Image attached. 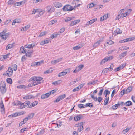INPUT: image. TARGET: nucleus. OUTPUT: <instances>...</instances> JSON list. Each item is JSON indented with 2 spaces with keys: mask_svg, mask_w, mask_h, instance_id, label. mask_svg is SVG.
I'll list each match as a JSON object with an SVG mask.
<instances>
[{
  "mask_svg": "<svg viewBox=\"0 0 135 135\" xmlns=\"http://www.w3.org/2000/svg\"><path fill=\"white\" fill-rule=\"evenodd\" d=\"M43 78L40 77L34 76L31 77L29 80L30 82H31L28 84L29 87H31L41 83L43 82Z\"/></svg>",
  "mask_w": 135,
  "mask_h": 135,
  "instance_id": "f257e3e1",
  "label": "nucleus"
},
{
  "mask_svg": "<svg viewBox=\"0 0 135 135\" xmlns=\"http://www.w3.org/2000/svg\"><path fill=\"white\" fill-rule=\"evenodd\" d=\"M1 85L0 87L1 92L2 94H3L6 91V84L4 81L2 82Z\"/></svg>",
  "mask_w": 135,
  "mask_h": 135,
  "instance_id": "f03ea898",
  "label": "nucleus"
},
{
  "mask_svg": "<svg viewBox=\"0 0 135 135\" xmlns=\"http://www.w3.org/2000/svg\"><path fill=\"white\" fill-rule=\"evenodd\" d=\"M74 9V8H73V6L69 5H67L64 6L62 8L63 11H71Z\"/></svg>",
  "mask_w": 135,
  "mask_h": 135,
  "instance_id": "7ed1b4c3",
  "label": "nucleus"
},
{
  "mask_svg": "<svg viewBox=\"0 0 135 135\" xmlns=\"http://www.w3.org/2000/svg\"><path fill=\"white\" fill-rule=\"evenodd\" d=\"M91 96L95 101H98L99 104L103 99V98L101 97H98V98L97 97H94V96L93 95H91Z\"/></svg>",
  "mask_w": 135,
  "mask_h": 135,
  "instance_id": "20e7f679",
  "label": "nucleus"
},
{
  "mask_svg": "<svg viewBox=\"0 0 135 135\" xmlns=\"http://www.w3.org/2000/svg\"><path fill=\"white\" fill-rule=\"evenodd\" d=\"M13 73V71L11 68L9 67L7 71V74L6 75L7 76L10 77L12 75Z\"/></svg>",
  "mask_w": 135,
  "mask_h": 135,
  "instance_id": "39448f33",
  "label": "nucleus"
},
{
  "mask_svg": "<svg viewBox=\"0 0 135 135\" xmlns=\"http://www.w3.org/2000/svg\"><path fill=\"white\" fill-rule=\"evenodd\" d=\"M84 65L81 64L78 66L73 71V73H77L83 67Z\"/></svg>",
  "mask_w": 135,
  "mask_h": 135,
  "instance_id": "423d86ee",
  "label": "nucleus"
},
{
  "mask_svg": "<svg viewBox=\"0 0 135 135\" xmlns=\"http://www.w3.org/2000/svg\"><path fill=\"white\" fill-rule=\"evenodd\" d=\"M53 4L55 7L57 8H60L62 6V3L57 2H54Z\"/></svg>",
  "mask_w": 135,
  "mask_h": 135,
  "instance_id": "0eeeda50",
  "label": "nucleus"
},
{
  "mask_svg": "<svg viewBox=\"0 0 135 135\" xmlns=\"http://www.w3.org/2000/svg\"><path fill=\"white\" fill-rule=\"evenodd\" d=\"M23 113H22V112H19L18 113H16L11 114L10 116H9V117H15L18 116H19L21 115H23Z\"/></svg>",
  "mask_w": 135,
  "mask_h": 135,
  "instance_id": "6e6552de",
  "label": "nucleus"
},
{
  "mask_svg": "<svg viewBox=\"0 0 135 135\" xmlns=\"http://www.w3.org/2000/svg\"><path fill=\"white\" fill-rule=\"evenodd\" d=\"M82 117V116L80 115H76L74 118V120L75 121H77L79 120Z\"/></svg>",
  "mask_w": 135,
  "mask_h": 135,
  "instance_id": "1a4fd4ad",
  "label": "nucleus"
},
{
  "mask_svg": "<svg viewBox=\"0 0 135 135\" xmlns=\"http://www.w3.org/2000/svg\"><path fill=\"white\" fill-rule=\"evenodd\" d=\"M51 94V93L50 92H49L42 95L41 98L42 99H44L47 98Z\"/></svg>",
  "mask_w": 135,
  "mask_h": 135,
  "instance_id": "9d476101",
  "label": "nucleus"
},
{
  "mask_svg": "<svg viewBox=\"0 0 135 135\" xmlns=\"http://www.w3.org/2000/svg\"><path fill=\"white\" fill-rule=\"evenodd\" d=\"M25 3V2L23 1L20 2H17L14 4L13 5V7H16L17 6H20L22 4H24Z\"/></svg>",
  "mask_w": 135,
  "mask_h": 135,
  "instance_id": "9b49d317",
  "label": "nucleus"
},
{
  "mask_svg": "<svg viewBox=\"0 0 135 135\" xmlns=\"http://www.w3.org/2000/svg\"><path fill=\"white\" fill-rule=\"evenodd\" d=\"M127 51H126L122 53L119 56L120 59H121L123 58L127 54Z\"/></svg>",
  "mask_w": 135,
  "mask_h": 135,
  "instance_id": "f8f14e48",
  "label": "nucleus"
},
{
  "mask_svg": "<svg viewBox=\"0 0 135 135\" xmlns=\"http://www.w3.org/2000/svg\"><path fill=\"white\" fill-rule=\"evenodd\" d=\"M28 101H26L24 102L23 103H22V104H21V106H20V108H23L28 106Z\"/></svg>",
  "mask_w": 135,
  "mask_h": 135,
  "instance_id": "ddd939ff",
  "label": "nucleus"
},
{
  "mask_svg": "<svg viewBox=\"0 0 135 135\" xmlns=\"http://www.w3.org/2000/svg\"><path fill=\"white\" fill-rule=\"evenodd\" d=\"M97 20V18H95L87 22L86 25H91L95 21H96Z\"/></svg>",
  "mask_w": 135,
  "mask_h": 135,
  "instance_id": "4468645a",
  "label": "nucleus"
},
{
  "mask_svg": "<svg viewBox=\"0 0 135 135\" xmlns=\"http://www.w3.org/2000/svg\"><path fill=\"white\" fill-rule=\"evenodd\" d=\"M34 97L31 95H28L26 96L23 97V98L24 99H29L32 98H34Z\"/></svg>",
  "mask_w": 135,
  "mask_h": 135,
  "instance_id": "2eb2a0df",
  "label": "nucleus"
},
{
  "mask_svg": "<svg viewBox=\"0 0 135 135\" xmlns=\"http://www.w3.org/2000/svg\"><path fill=\"white\" fill-rule=\"evenodd\" d=\"M80 22V20H75L71 22L70 25L71 26H73L79 23Z\"/></svg>",
  "mask_w": 135,
  "mask_h": 135,
  "instance_id": "dca6fc26",
  "label": "nucleus"
},
{
  "mask_svg": "<svg viewBox=\"0 0 135 135\" xmlns=\"http://www.w3.org/2000/svg\"><path fill=\"white\" fill-rule=\"evenodd\" d=\"M26 49L23 47H21L20 49V52L21 53H26Z\"/></svg>",
  "mask_w": 135,
  "mask_h": 135,
  "instance_id": "f3484780",
  "label": "nucleus"
},
{
  "mask_svg": "<svg viewBox=\"0 0 135 135\" xmlns=\"http://www.w3.org/2000/svg\"><path fill=\"white\" fill-rule=\"evenodd\" d=\"M115 35H117L118 34H121L122 33V31L119 28H117L114 31Z\"/></svg>",
  "mask_w": 135,
  "mask_h": 135,
  "instance_id": "a211bd4d",
  "label": "nucleus"
},
{
  "mask_svg": "<svg viewBox=\"0 0 135 135\" xmlns=\"http://www.w3.org/2000/svg\"><path fill=\"white\" fill-rule=\"evenodd\" d=\"M83 46L82 44H79L77 46L74 47H73V49L74 50H78L81 48Z\"/></svg>",
  "mask_w": 135,
  "mask_h": 135,
  "instance_id": "6ab92c4d",
  "label": "nucleus"
},
{
  "mask_svg": "<svg viewBox=\"0 0 135 135\" xmlns=\"http://www.w3.org/2000/svg\"><path fill=\"white\" fill-rule=\"evenodd\" d=\"M30 27V25H27V26L23 27L22 29H21V30L22 31H24L27 30Z\"/></svg>",
  "mask_w": 135,
  "mask_h": 135,
  "instance_id": "aec40b11",
  "label": "nucleus"
},
{
  "mask_svg": "<svg viewBox=\"0 0 135 135\" xmlns=\"http://www.w3.org/2000/svg\"><path fill=\"white\" fill-rule=\"evenodd\" d=\"M33 52V51L32 50L31 52H27V53H25L26 55V56L30 57L31 56Z\"/></svg>",
  "mask_w": 135,
  "mask_h": 135,
  "instance_id": "412c9836",
  "label": "nucleus"
},
{
  "mask_svg": "<svg viewBox=\"0 0 135 135\" xmlns=\"http://www.w3.org/2000/svg\"><path fill=\"white\" fill-rule=\"evenodd\" d=\"M131 129V128H127L126 129L123 130L122 131V133L123 134H126L127 132L129 131Z\"/></svg>",
  "mask_w": 135,
  "mask_h": 135,
  "instance_id": "4be33fe9",
  "label": "nucleus"
},
{
  "mask_svg": "<svg viewBox=\"0 0 135 135\" xmlns=\"http://www.w3.org/2000/svg\"><path fill=\"white\" fill-rule=\"evenodd\" d=\"M67 73H68V72H60L59 74L58 77H60L64 76Z\"/></svg>",
  "mask_w": 135,
  "mask_h": 135,
  "instance_id": "5701e85b",
  "label": "nucleus"
},
{
  "mask_svg": "<svg viewBox=\"0 0 135 135\" xmlns=\"http://www.w3.org/2000/svg\"><path fill=\"white\" fill-rule=\"evenodd\" d=\"M132 102L131 101H128L124 103V105L125 106H129L132 105Z\"/></svg>",
  "mask_w": 135,
  "mask_h": 135,
  "instance_id": "b1692460",
  "label": "nucleus"
},
{
  "mask_svg": "<svg viewBox=\"0 0 135 135\" xmlns=\"http://www.w3.org/2000/svg\"><path fill=\"white\" fill-rule=\"evenodd\" d=\"M61 80H60L56 81L53 82L52 83V84L54 85H57L61 84Z\"/></svg>",
  "mask_w": 135,
  "mask_h": 135,
  "instance_id": "393cba45",
  "label": "nucleus"
},
{
  "mask_svg": "<svg viewBox=\"0 0 135 135\" xmlns=\"http://www.w3.org/2000/svg\"><path fill=\"white\" fill-rule=\"evenodd\" d=\"M13 46V44H8L6 46V50H7L9 49L12 48Z\"/></svg>",
  "mask_w": 135,
  "mask_h": 135,
  "instance_id": "a878e982",
  "label": "nucleus"
},
{
  "mask_svg": "<svg viewBox=\"0 0 135 135\" xmlns=\"http://www.w3.org/2000/svg\"><path fill=\"white\" fill-rule=\"evenodd\" d=\"M132 90V88L131 87H129L125 91L126 93L127 94L129 93Z\"/></svg>",
  "mask_w": 135,
  "mask_h": 135,
  "instance_id": "bb28decb",
  "label": "nucleus"
},
{
  "mask_svg": "<svg viewBox=\"0 0 135 135\" xmlns=\"http://www.w3.org/2000/svg\"><path fill=\"white\" fill-rule=\"evenodd\" d=\"M106 98L104 101V105H106L108 103L109 100V97H105Z\"/></svg>",
  "mask_w": 135,
  "mask_h": 135,
  "instance_id": "cd10ccee",
  "label": "nucleus"
},
{
  "mask_svg": "<svg viewBox=\"0 0 135 135\" xmlns=\"http://www.w3.org/2000/svg\"><path fill=\"white\" fill-rule=\"evenodd\" d=\"M135 39V37H132L131 38H126L125 39H124V42H127L128 41H131Z\"/></svg>",
  "mask_w": 135,
  "mask_h": 135,
  "instance_id": "c85d7f7f",
  "label": "nucleus"
},
{
  "mask_svg": "<svg viewBox=\"0 0 135 135\" xmlns=\"http://www.w3.org/2000/svg\"><path fill=\"white\" fill-rule=\"evenodd\" d=\"M21 104H22V103L19 101H16L15 103L14 104L16 105H20L21 106Z\"/></svg>",
  "mask_w": 135,
  "mask_h": 135,
  "instance_id": "c756f323",
  "label": "nucleus"
},
{
  "mask_svg": "<svg viewBox=\"0 0 135 135\" xmlns=\"http://www.w3.org/2000/svg\"><path fill=\"white\" fill-rule=\"evenodd\" d=\"M15 2V0H9L8 1L7 3L9 5H11L14 3Z\"/></svg>",
  "mask_w": 135,
  "mask_h": 135,
  "instance_id": "7c9ffc66",
  "label": "nucleus"
},
{
  "mask_svg": "<svg viewBox=\"0 0 135 135\" xmlns=\"http://www.w3.org/2000/svg\"><path fill=\"white\" fill-rule=\"evenodd\" d=\"M113 68V64H111L109 68H107V72L111 71L112 70Z\"/></svg>",
  "mask_w": 135,
  "mask_h": 135,
  "instance_id": "2f4dec72",
  "label": "nucleus"
},
{
  "mask_svg": "<svg viewBox=\"0 0 135 135\" xmlns=\"http://www.w3.org/2000/svg\"><path fill=\"white\" fill-rule=\"evenodd\" d=\"M129 47H128L124 46L121 47L119 48V49L122 51H123L128 50L129 49Z\"/></svg>",
  "mask_w": 135,
  "mask_h": 135,
  "instance_id": "473e14b6",
  "label": "nucleus"
},
{
  "mask_svg": "<svg viewBox=\"0 0 135 135\" xmlns=\"http://www.w3.org/2000/svg\"><path fill=\"white\" fill-rule=\"evenodd\" d=\"M83 125L81 126H79L78 129L77 130V132H80L82 130H83Z\"/></svg>",
  "mask_w": 135,
  "mask_h": 135,
  "instance_id": "72a5a7b5",
  "label": "nucleus"
},
{
  "mask_svg": "<svg viewBox=\"0 0 135 135\" xmlns=\"http://www.w3.org/2000/svg\"><path fill=\"white\" fill-rule=\"evenodd\" d=\"M100 41H98L94 44L93 45V47L96 48L100 44Z\"/></svg>",
  "mask_w": 135,
  "mask_h": 135,
  "instance_id": "f704fd0d",
  "label": "nucleus"
},
{
  "mask_svg": "<svg viewBox=\"0 0 135 135\" xmlns=\"http://www.w3.org/2000/svg\"><path fill=\"white\" fill-rule=\"evenodd\" d=\"M108 61L107 60V59L106 57L103 59L101 62L100 64L101 65L103 64L104 63H105L106 62Z\"/></svg>",
  "mask_w": 135,
  "mask_h": 135,
  "instance_id": "c9c22d12",
  "label": "nucleus"
},
{
  "mask_svg": "<svg viewBox=\"0 0 135 135\" xmlns=\"http://www.w3.org/2000/svg\"><path fill=\"white\" fill-rule=\"evenodd\" d=\"M103 93L105 95V97H107V95H109L110 94V92L108 90H106L104 91Z\"/></svg>",
  "mask_w": 135,
  "mask_h": 135,
  "instance_id": "e433bc0d",
  "label": "nucleus"
},
{
  "mask_svg": "<svg viewBox=\"0 0 135 135\" xmlns=\"http://www.w3.org/2000/svg\"><path fill=\"white\" fill-rule=\"evenodd\" d=\"M57 21L56 20H52L49 22V25H51L55 23Z\"/></svg>",
  "mask_w": 135,
  "mask_h": 135,
  "instance_id": "4c0bfd02",
  "label": "nucleus"
},
{
  "mask_svg": "<svg viewBox=\"0 0 135 135\" xmlns=\"http://www.w3.org/2000/svg\"><path fill=\"white\" fill-rule=\"evenodd\" d=\"M52 8V7L51 6H48L46 8L47 11L48 12H50Z\"/></svg>",
  "mask_w": 135,
  "mask_h": 135,
  "instance_id": "58836bf2",
  "label": "nucleus"
},
{
  "mask_svg": "<svg viewBox=\"0 0 135 135\" xmlns=\"http://www.w3.org/2000/svg\"><path fill=\"white\" fill-rule=\"evenodd\" d=\"M61 59H58L57 60H55L54 61H52L51 63L52 64H56Z\"/></svg>",
  "mask_w": 135,
  "mask_h": 135,
  "instance_id": "ea45409f",
  "label": "nucleus"
},
{
  "mask_svg": "<svg viewBox=\"0 0 135 135\" xmlns=\"http://www.w3.org/2000/svg\"><path fill=\"white\" fill-rule=\"evenodd\" d=\"M74 17H68L66 18L65 19V21L66 22H68L69 21H71L73 18Z\"/></svg>",
  "mask_w": 135,
  "mask_h": 135,
  "instance_id": "a19ab883",
  "label": "nucleus"
},
{
  "mask_svg": "<svg viewBox=\"0 0 135 135\" xmlns=\"http://www.w3.org/2000/svg\"><path fill=\"white\" fill-rule=\"evenodd\" d=\"M78 107L80 109L85 108V105L82 104H79L78 105Z\"/></svg>",
  "mask_w": 135,
  "mask_h": 135,
  "instance_id": "79ce46f5",
  "label": "nucleus"
},
{
  "mask_svg": "<svg viewBox=\"0 0 135 135\" xmlns=\"http://www.w3.org/2000/svg\"><path fill=\"white\" fill-rule=\"evenodd\" d=\"M1 37L2 38L5 40L7 37V35L2 34L1 36Z\"/></svg>",
  "mask_w": 135,
  "mask_h": 135,
  "instance_id": "37998d69",
  "label": "nucleus"
},
{
  "mask_svg": "<svg viewBox=\"0 0 135 135\" xmlns=\"http://www.w3.org/2000/svg\"><path fill=\"white\" fill-rule=\"evenodd\" d=\"M10 54L9 53L7 54L4 55L3 56V58L4 59H5L8 58H9V56L10 55Z\"/></svg>",
  "mask_w": 135,
  "mask_h": 135,
  "instance_id": "c03bdc74",
  "label": "nucleus"
},
{
  "mask_svg": "<svg viewBox=\"0 0 135 135\" xmlns=\"http://www.w3.org/2000/svg\"><path fill=\"white\" fill-rule=\"evenodd\" d=\"M58 97H59V98L61 100L65 97L66 95L65 94H64L59 96Z\"/></svg>",
  "mask_w": 135,
  "mask_h": 135,
  "instance_id": "a18cd8bd",
  "label": "nucleus"
},
{
  "mask_svg": "<svg viewBox=\"0 0 135 135\" xmlns=\"http://www.w3.org/2000/svg\"><path fill=\"white\" fill-rule=\"evenodd\" d=\"M7 83L10 84H12V80L10 78H8L7 79Z\"/></svg>",
  "mask_w": 135,
  "mask_h": 135,
  "instance_id": "49530a36",
  "label": "nucleus"
},
{
  "mask_svg": "<svg viewBox=\"0 0 135 135\" xmlns=\"http://www.w3.org/2000/svg\"><path fill=\"white\" fill-rule=\"evenodd\" d=\"M93 104L92 103H86L85 105V107H92L93 106Z\"/></svg>",
  "mask_w": 135,
  "mask_h": 135,
  "instance_id": "de8ad7c7",
  "label": "nucleus"
},
{
  "mask_svg": "<svg viewBox=\"0 0 135 135\" xmlns=\"http://www.w3.org/2000/svg\"><path fill=\"white\" fill-rule=\"evenodd\" d=\"M46 31H44L40 33V34L38 36L39 37H42L46 35Z\"/></svg>",
  "mask_w": 135,
  "mask_h": 135,
  "instance_id": "09e8293b",
  "label": "nucleus"
},
{
  "mask_svg": "<svg viewBox=\"0 0 135 135\" xmlns=\"http://www.w3.org/2000/svg\"><path fill=\"white\" fill-rule=\"evenodd\" d=\"M34 113H31L28 116V117L29 118V119H31L32 118L34 115Z\"/></svg>",
  "mask_w": 135,
  "mask_h": 135,
  "instance_id": "8fccbe9b",
  "label": "nucleus"
},
{
  "mask_svg": "<svg viewBox=\"0 0 135 135\" xmlns=\"http://www.w3.org/2000/svg\"><path fill=\"white\" fill-rule=\"evenodd\" d=\"M17 88L18 89H22V88H26V87L24 85H20L18 86H17Z\"/></svg>",
  "mask_w": 135,
  "mask_h": 135,
  "instance_id": "3c124183",
  "label": "nucleus"
},
{
  "mask_svg": "<svg viewBox=\"0 0 135 135\" xmlns=\"http://www.w3.org/2000/svg\"><path fill=\"white\" fill-rule=\"evenodd\" d=\"M107 43L108 44L112 45L114 43V42L112 40H109L107 41Z\"/></svg>",
  "mask_w": 135,
  "mask_h": 135,
  "instance_id": "603ef678",
  "label": "nucleus"
},
{
  "mask_svg": "<svg viewBox=\"0 0 135 135\" xmlns=\"http://www.w3.org/2000/svg\"><path fill=\"white\" fill-rule=\"evenodd\" d=\"M28 107L29 108H32L33 107L32 103H31L30 101H28Z\"/></svg>",
  "mask_w": 135,
  "mask_h": 135,
  "instance_id": "864d4df0",
  "label": "nucleus"
},
{
  "mask_svg": "<svg viewBox=\"0 0 135 135\" xmlns=\"http://www.w3.org/2000/svg\"><path fill=\"white\" fill-rule=\"evenodd\" d=\"M13 69L14 71H16V70L17 69V66L16 64H14L12 66Z\"/></svg>",
  "mask_w": 135,
  "mask_h": 135,
  "instance_id": "5fc2aeb1",
  "label": "nucleus"
},
{
  "mask_svg": "<svg viewBox=\"0 0 135 135\" xmlns=\"http://www.w3.org/2000/svg\"><path fill=\"white\" fill-rule=\"evenodd\" d=\"M106 57L107 58V60L108 61L111 60L113 58V56H110L109 57L107 56Z\"/></svg>",
  "mask_w": 135,
  "mask_h": 135,
  "instance_id": "6e6d98bb",
  "label": "nucleus"
},
{
  "mask_svg": "<svg viewBox=\"0 0 135 135\" xmlns=\"http://www.w3.org/2000/svg\"><path fill=\"white\" fill-rule=\"evenodd\" d=\"M52 71L51 70H50V69H49L44 72V74H48V73L52 72Z\"/></svg>",
  "mask_w": 135,
  "mask_h": 135,
  "instance_id": "4d7b16f0",
  "label": "nucleus"
},
{
  "mask_svg": "<svg viewBox=\"0 0 135 135\" xmlns=\"http://www.w3.org/2000/svg\"><path fill=\"white\" fill-rule=\"evenodd\" d=\"M84 85L85 84L84 83H83L79 85L78 87H79V89L80 90V89H81L83 87Z\"/></svg>",
  "mask_w": 135,
  "mask_h": 135,
  "instance_id": "13d9d810",
  "label": "nucleus"
},
{
  "mask_svg": "<svg viewBox=\"0 0 135 135\" xmlns=\"http://www.w3.org/2000/svg\"><path fill=\"white\" fill-rule=\"evenodd\" d=\"M103 91V89H101L100 90L99 93L98 94V95L99 96H101V95H102V93Z\"/></svg>",
  "mask_w": 135,
  "mask_h": 135,
  "instance_id": "bf43d9fd",
  "label": "nucleus"
},
{
  "mask_svg": "<svg viewBox=\"0 0 135 135\" xmlns=\"http://www.w3.org/2000/svg\"><path fill=\"white\" fill-rule=\"evenodd\" d=\"M83 122L80 123L78 124H75V127H79V126H80L82 125H83Z\"/></svg>",
  "mask_w": 135,
  "mask_h": 135,
  "instance_id": "052dcab7",
  "label": "nucleus"
},
{
  "mask_svg": "<svg viewBox=\"0 0 135 135\" xmlns=\"http://www.w3.org/2000/svg\"><path fill=\"white\" fill-rule=\"evenodd\" d=\"M122 16L121 15L118 13V15L117 16L116 20H118L121 18Z\"/></svg>",
  "mask_w": 135,
  "mask_h": 135,
  "instance_id": "680f3d73",
  "label": "nucleus"
},
{
  "mask_svg": "<svg viewBox=\"0 0 135 135\" xmlns=\"http://www.w3.org/2000/svg\"><path fill=\"white\" fill-rule=\"evenodd\" d=\"M25 47L27 48H32V44L26 45H25Z\"/></svg>",
  "mask_w": 135,
  "mask_h": 135,
  "instance_id": "e2e57ef3",
  "label": "nucleus"
},
{
  "mask_svg": "<svg viewBox=\"0 0 135 135\" xmlns=\"http://www.w3.org/2000/svg\"><path fill=\"white\" fill-rule=\"evenodd\" d=\"M80 90L79 89V87H76L73 90V92H75L76 91H78L79 90Z\"/></svg>",
  "mask_w": 135,
  "mask_h": 135,
  "instance_id": "0e129e2a",
  "label": "nucleus"
},
{
  "mask_svg": "<svg viewBox=\"0 0 135 135\" xmlns=\"http://www.w3.org/2000/svg\"><path fill=\"white\" fill-rule=\"evenodd\" d=\"M107 68L104 69L102 71V73L103 74H105L107 73Z\"/></svg>",
  "mask_w": 135,
  "mask_h": 135,
  "instance_id": "69168bd1",
  "label": "nucleus"
},
{
  "mask_svg": "<svg viewBox=\"0 0 135 135\" xmlns=\"http://www.w3.org/2000/svg\"><path fill=\"white\" fill-rule=\"evenodd\" d=\"M38 103V102L37 101H35L33 102L32 103V105L33 106V107L36 106L37 104Z\"/></svg>",
  "mask_w": 135,
  "mask_h": 135,
  "instance_id": "338daca9",
  "label": "nucleus"
},
{
  "mask_svg": "<svg viewBox=\"0 0 135 135\" xmlns=\"http://www.w3.org/2000/svg\"><path fill=\"white\" fill-rule=\"evenodd\" d=\"M122 69L121 67L119 66V67L115 69H114V71H115V72H117V71H119L120 70Z\"/></svg>",
  "mask_w": 135,
  "mask_h": 135,
  "instance_id": "774afa93",
  "label": "nucleus"
}]
</instances>
